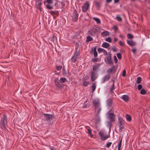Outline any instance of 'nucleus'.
<instances>
[{
    "mask_svg": "<svg viewBox=\"0 0 150 150\" xmlns=\"http://www.w3.org/2000/svg\"><path fill=\"white\" fill-rule=\"evenodd\" d=\"M110 78V75L107 74L104 76L102 80V83H104L105 81H108Z\"/></svg>",
    "mask_w": 150,
    "mask_h": 150,
    "instance_id": "9d476101",
    "label": "nucleus"
},
{
    "mask_svg": "<svg viewBox=\"0 0 150 150\" xmlns=\"http://www.w3.org/2000/svg\"><path fill=\"white\" fill-rule=\"evenodd\" d=\"M105 41L110 42H112L111 39L110 37L107 38L105 39Z\"/></svg>",
    "mask_w": 150,
    "mask_h": 150,
    "instance_id": "a19ab883",
    "label": "nucleus"
},
{
    "mask_svg": "<svg viewBox=\"0 0 150 150\" xmlns=\"http://www.w3.org/2000/svg\"><path fill=\"white\" fill-rule=\"evenodd\" d=\"M108 119L110 121L114 122L115 121V115L113 113H110L108 115Z\"/></svg>",
    "mask_w": 150,
    "mask_h": 150,
    "instance_id": "1a4fd4ad",
    "label": "nucleus"
},
{
    "mask_svg": "<svg viewBox=\"0 0 150 150\" xmlns=\"http://www.w3.org/2000/svg\"><path fill=\"white\" fill-rule=\"evenodd\" d=\"M98 134L101 139L103 141H104L108 138L110 137L109 135H107L104 134L103 132L101 131H100L99 133Z\"/></svg>",
    "mask_w": 150,
    "mask_h": 150,
    "instance_id": "39448f33",
    "label": "nucleus"
},
{
    "mask_svg": "<svg viewBox=\"0 0 150 150\" xmlns=\"http://www.w3.org/2000/svg\"><path fill=\"white\" fill-rule=\"evenodd\" d=\"M62 68V67L61 66H57L56 67V69L57 70H60Z\"/></svg>",
    "mask_w": 150,
    "mask_h": 150,
    "instance_id": "c03bdc74",
    "label": "nucleus"
},
{
    "mask_svg": "<svg viewBox=\"0 0 150 150\" xmlns=\"http://www.w3.org/2000/svg\"><path fill=\"white\" fill-rule=\"evenodd\" d=\"M142 88V86L141 84H139L138 86V88L139 90H140Z\"/></svg>",
    "mask_w": 150,
    "mask_h": 150,
    "instance_id": "864d4df0",
    "label": "nucleus"
},
{
    "mask_svg": "<svg viewBox=\"0 0 150 150\" xmlns=\"http://www.w3.org/2000/svg\"><path fill=\"white\" fill-rule=\"evenodd\" d=\"M98 59L97 58H94L92 59V60L93 62H96L98 61Z\"/></svg>",
    "mask_w": 150,
    "mask_h": 150,
    "instance_id": "603ef678",
    "label": "nucleus"
},
{
    "mask_svg": "<svg viewBox=\"0 0 150 150\" xmlns=\"http://www.w3.org/2000/svg\"><path fill=\"white\" fill-rule=\"evenodd\" d=\"M50 149L51 150H55L53 147L50 148Z\"/></svg>",
    "mask_w": 150,
    "mask_h": 150,
    "instance_id": "69168bd1",
    "label": "nucleus"
},
{
    "mask_svg": "<svg viewBox=\"0 0 150 150\" xmlns=\"http://www.w3.org/2000/svg\"><path fill=\"white\" fill-rule=\"evenodd\" d=\"M111 54L110 52H108V56L107 57V60L108 61V64L112 65L113 64V62L111 59Z\"/></svg>",
    "mask_w": 150,
    "mask_h": 150,
    "instance_id": "6e6552de",
    "label": "nucleus"
},
{
    "mask_svg": "<svg viewBox=\"0 0 150 150\" xmlns=\"http://www.w3.org/2000/svg\"><path fill=\"white\" fill-rule=\"evenodd\" d=\"M112 1V0H106V1L107 3H110Z\"/></svg>",
    "mask_w": 150,
    "mask_h": 150,
    "instance_id": "680f3d73",
    "label": "nucleus"
},
{
    "mask_svg": "<svg viewBox=\"0 0 150 150\" xmlns=\"http://www.w3.org/2000/svg\"><path fill=\"white\" fill-rule=\"evenodd\" d=\"M46 2L50 4L54 3V6H55L57 3V0H46Z\"/></svg>",
    "mask_w": 150,
    "mask_h": 150,
    "instance_id": "ddd939ff",
    "label": "nucleus"
},
{
    "mask_svg": "<svg viewBox=\"0 0 150 150\" xmlns=\"http://www.w3.org/2000/svg\"><path fill=\"white\" fill-rule=\"evenodd\" d=\"M119 45L122 46H125L124 43L121 41H120L119 42Z\"/></svg>",
    "mask_w": 150,
    "mask_h": 150,
    "instance_id": "de8ad7c7",
    "label": "nucleus"
},
{
    "mask_svg": "<svg viewBox=\"0 0 150 150\" xmlns=\"http://www.w3.org/2000/svg\"><path fill=\"white\" fill-rule=\"evenodd\" d=\"M103 49L101 48H99L98 49V52H103Z\"/></svg>",
    "mask_w": 150,
    "mask_h": 150,
    "instance_id": "6e6d98bb",
    "label": "nucleus"
},
{
    "mask_svg": "<svg viewBox=\"0 0 150 150\" xmlns=\"http://www.w3.org/2000/svg\"><path fill=\"white\" fill-rule=\"evenodd\" d=\"M41 4V2H36V6L38 9H40V6Z\"/></svg>",
    "mask_w": 150,
    "mask_h": 150,
    "instance_id": "b1692460",
    "label": "nucleus"
},
{
    "mask_svg": "<svg viewBox=\"0 0 150 150\" xmlns=\"http://www.w3.org/2000/svg\"><path fill=\"white\" fill-rule=\"evenodd\" d=\"M50 13L52 16H54L55 14H57L58 13V12L56 11H51Z\"/></svg>",
    "mask_w": 150,
    "mask_h": 150,
    "instance_id": "bb28decb",
    "label": "nucleus"
},
{
    "mask_svg": "<svg viewBox=\"0 0 150 150\" xmlns=\"http://www.w3.org/2000/svg\"><path fill=\"white\" fill-rule=\"evenodd\" d=\"M58 78H56L54 80L55 84L58 87H60L61 86L60 83H64L66 81H67L66 79L65 78H61L59 81H58Z\"/></svg>",
    "mask_w": 150,
    "mask_h": 150,
    "instance_id": "7ed1b4c3",
    "label": "nucleus"
},
{
    "mask_svg": "<svg viewBox=\"0 0 150 150\" xmlns=\"http://www.w3.org/2000/svg\"><path fill=\"white\" fill-rule=\"evenodd\" d=\"M110 44L106 42H104L103 43L102 45V46L103 47L105 48H108L110 46Z\"/></svg>",
    "mask_w": 150,
    "mask_h": 150,
    "instance_id": "f3484780",
    "label": "nucleus"
},
{
    "mask_svg": "<svg viewBox=\"0 0 150 150\" xmlns=\"http://www.w3.org/2000/svg\"><path fill=\"white\" fill-rule=\"evenodd\" d=\"M103 52L104 54H107V51L106 50H104V49H103Z\"/></svg>",
    "mask_w": 150,
    "mask_h": 150,
    "instance_id": "4d7b16f0",
    "label": "nucleus"
},
{
    "mask_svg": "<svg viewBox=\"0 0 150 150\" xmlns=\"http://www.w3.org/2000/svg\"><path fill=\"white\" fill-rule=\"evenodd\" d=\"M127 37L129 39H132L133 38V36L130 33H128L127 34Z\"/></svg>",
    "mask_w": 150,
    "mask_h": 150,
    "instance_id": "2f4dec72",
    "label": "nucleus"
},
{
    "mask_svg": "<svg viewBox=\"0 0 150 150\" xmlns=\"http://www.w3.org/2000/svg\"><path fill=\"white\" fill-rule=\"evenodd\" d=\"M127 42L129 45L131 46H134L136 44L135 42L132 40H127Z\"/></svg>",
    "mask_w": 150,
    "mask_h": 150,
    "instance_id": "4468645a",
    "label": "nucleus"
},
{
    "mask_svg": "<svg viewBox=\"0 0 150 150\" xmlns=\"http://www.w3.org/2000/svg\"><path fill=\"white\" fill-rule=\"evenodd\" d=\"M93 103L95 108V111L96 113V116L98 117V120H100L99 115L102 110L100 101L98 99H94L93 100Z\"/></svg>",
    "mask_w": 150,
    "mask_h": 150,
    "instance_id": "f257e3e1",
    "label": "nucleus"
},
{
    "mask_svg": "<svg viewBox=\"0 0 150 150\" xmlns=\"http://www.w3.org/2000/svg\"><path fill=\"white\" fill-rule=\"evenodd\" d=\"M126 71L125 69H124L122 71V76H123L125 77L126 76Z\"/></svg>",
    "mask_w": 150,
    "mask_h": 150,
    "instance_id": "37998d69",
    "label": "nucleus"
},
{
    "mask_svg": "<svg viewBox=\"0 0 150 150\" xmlns=\"http://www.w3.org/2000/svg\"><path fill=\"white\" fill-rule=\"evenodd\" d=\"M112 143L111 142H109L106 144V147L107 148H109L111 145Z\"/></svg>",
    "mask_w": 150,
    "mask_h": 150,
    "instance_id": "a18cd8bd",
    "label": "nucleus"
},
{
    "mask_svg": "<svg viewBox=\"0 0 150 150\" xmlns=\"http://www.w3.org/2000/svg\"><path fill=\"white\" fill-rule=\"evenodd\" d=\"M107 105L108 106H110L112 104V101L111 99H108L107 100Z\"/></svg>",
    "mask_w": 150,
    "mask_h": 150,
    "instance_id": "a878e982",
    "label": "nucleus"
},
{
    "mask_svg": "<svg viewBox=\"0 0 150 150\" xmlns=\"http://www.w3.org/2000/svg\"><path fill=\"white\" fill-rule=\"evenodd\" d=\"M44 115L45 117L46 120L47 121L52 119L53 117V115L48 114L44 113Z\"/></svg>",
    "mask_w": 150,
    "mask_h": 150,
    "instance_id": "f8f14e48",
    "label": "nucleus"
},
{
    "mask_svg": "<svg viewBox=\"0 0 150 150\" xmlns=\"http://www.w3.org/2000/svg\"><path fill=\"white\" fill-rule=\"evenodd\" d=\"M90 6L88 2H86L82 7V11L83 12H86Z\"/></svg>",
    "mask_w": 150,
    "mask_h": 150,
    "instance_id": "0eeeda50",
    "label": "nucleus"
},
{
    "mask_svg": "<svg viewBox=\"0 0 150 150\" xmlns=\"http://www.w3.org/2000/svg\"><path fill=\"white\" fill-rule=\"evenodd\" d=\"M126 117V120L127 121L130 122L131 120V117L130 115L127 114Z\"/></svg>",
    "mask_w": 150,
    "mask_h": 150,
    "instance_id": "412c9836",
    "label": "nucleus"
},
{
    "mask_svg": "<svg viewBox=\"0 0 150 150\" xmlns=\"http://www.w3.org/2000/svg\"><path fill=\"white\" fill-rule=\"evenodd\" d=\"M42 0H38L37 2H41Z\"/></svg>",
    "mask_w": 150,
    "mask_h": 150,
    "instance_id": "338daca9",
    "label": "nucleus"
},
{
    "mask_svg": "<svg viewBox=\"0 0 150 150\" xmlns=\"http://www.w3.org/2000/svg\"><path fill=\"white\" fill-rule=\"evenodd\" d=\"M46 8L49 9H51L53 8V7L50 6V5H47L46 6Z\"/></svg>",
    "mask_w": 150,
    "mask_h": 150,
    "instance_id": "ea45409f",
    "label": "nucleus"
},
{
    "mask_svg": "<svg viewBox=\"0 0 150 150\" xmlns=\"http://www.w3.org/2000/svg\"><path fill=\"white\" fill-rule=\"evenodd\" d=\"M83 85L84 86H87L89 84V82L88 81H83Z\"/></svg>",
    "mask_w": 150,
    "mask_h": 150,
    "instance_id": "5701e85b",
    "label": "nucleus"
},
{
    "mask_svg": "<svg viewBox=\"0 0 150 150\" xmlns=\"http://www.w3.org/2000/svg\"><path fill=\"white\" fill-rule=\"evenodd\" d=\"M89 78V76H86L82 80V81H86V80L88 79Z\"/></svg>",
    "mask_w": 150,
    "mask_h": 150,
    "instance_id": "3c124183",
    "label": "nucleus"
},
{
    "mask_svg": "<svg viewBox=\"0 0 150 150\" xmlns=\"http://www.w3.org/2000/svg\"><path fill=\"white\" fill-rule=\"evenodd\" d=\"M114 59L115 61V63H117V62L118 60L117 58V57L115 56H114Z\"/></svg>",
    "mask_w": 150,
    "mask_h": 150,
    "instance_id": "49530a36",
    "label": "nucleus"
},
{
    "mask_svg": "<svg viewBox=\"0 0 150 150\" xmlns=\"http://www.w3.org/2000/svg\"><path fill=\"white\" fill-rule=\"evenodd\" d=\"M86 101L85 103H86ZM85 103L83 106V108H86L87 107V105L86 104H85Z\"/></svg>",
    "mask_w": 150,
    "mask_h": 150,
    "instance_id": "bf43d9fd",
    "label": "nucleus"
},
{
    "mask_svg": "<svg viewBox=\"0 0 150 150\" xmlns=\"http://www.w3.org/2000/svg\"><path fill=\"white\" fill-rule=\"evenodd\" d=\"M146 93V92L145 90L144 89H142L140 91V93L142 95H144Z\"/></svg>",
    "mask_w": 150,
    "mask_h": 150,
    "instance_id": "72a5a7b5",
    "label": "nucleus"
},
{
    "mask_svg": "<svg viewBox=\"0 0 150 150\" xmlns=\"http://www.w3.org/2000/svg\"><path fill=\"white\" fill-rule=\"evenodd\" d=\"M113 29L115 31H117L118 29L116 25H115L113 26Z\"/></svg>",
    "mask_w": 150,
    "mask_h": 150,
    "instance_id": "5fc2aeb1",
    "label": "nucleus"
},
{
    "mask_svg": "<svg viewBox=\"0 0 150 150\" xmlns=\"http://www.w3.org/2000/svg\"><path fill=\"white\" fill-rule=\"evenodd\" d=\"M122 99L125 101L127 102L129 100V97L127 95H124L122 96Z\"/></svg>",
    "mask_w": 150,
    "mask_h": 150,
    "instance_id": "dca6fc26",
    "label": "nucleus"
},
{
    "mask_svg": "<svg viewBox=\"0 0 150 150\" xmlns=\"http://www.w3.org/2000/svg\"><path fill=\"white\" fill-rule=\"evenodd\" d=\"M132 51L133 53H135L136 52V49H133L132 50Z\"/></svg>",
    "mask_w": 150,
    "mask_h": 150,
    "instance_id": "13d9d810",
    "label": "nucleus"
},
{
    "mask_svg": "<svg viewBox=\"0 0 150 150\" xmlns=\"http://www.w3.org/2000/svg\"><path fill=\"white\" fill-rule=\"evenodd\" d=\"M88 32L90 33L89 34L92 36H93L95 34L94 32H93L92 31H88Z\"/></svg>",
    "mask_w": 150,
    "mask_h": 150,
    "instance_id": "8fccbe9b",
    "label": "nucleus"
},
{
    "mask_svg": "<svg viewBox=\"0 0 150 150\" xmlns=\"http://www.w3.org/2000/svg\"><path fill=\"white\" fill-rule=\"evenodd\" d=\"M109 35V33L107 31H104L101 33V35L103 37L107 36Z\"/></svg>",
    "mask_w": 150,
    "mask_h": 150,
    "instance_id": "2eb2a0df",
    "label": "nucleus"
},
{
    "mask_svg": "<svg viewBox=\"0 0 150 150\" xmlns=\"http://www.w3.org/2000/svg\"><path fill=\"white\" fill-rule=\"evenodd\" d=\"M7 123V117L4 114L1 119L0 127L2 130L6 129Z\"/></svg>",
    "mask_w": 150,
    "mask_h": 150,
    "instance_id": "f03ea898",
    "label": "nucleus"
},
{
    "mask_svg": "<svg viewBox=\"0 0 150 150\" xmlns=\"http://www.w3.org/2000/svg\"><path fill=\"white\" fill-rule=\"evenodd\" d=\"M93 19L97 22L98 24H99L101 23L100 20L98 18H93Z\"/></svg>",
    "mask_w": 150,
    "mask_h": 150,
    "instance_id": "4be33fe9",
    "label": "nucleus"
},
{
    "mask_svg": "<svg viewBox=\"0 0 150 150\" xmlns=\"http://www.w3.org/2000/svg\"><path fill=\"white\" fill-rule=\"evenodd\" d=\"M79 55V53L78 52L76 51L74 53V55L73 56V57H77V58H78V56Z\"/></svg>",
    "mask_w": 150,
    "mask_h": 150,
    "instance_id": "7c9ffc66",
    "label": "nucleus"
},
{
    "mask_svg": "<svg viewBox=\"0 0 150 150\" xmlns=\"http://www.w3.org/2000/svg\"><path fill=\"white\" fill-rule=\"evenodd\" d=\"M100 66V64H98L93 66V70L94 71H96L97 69L99 68Z\"/></svg>",
    "mask_w": 150,
    "mask_h": 150,
    "instance_id": "a211bd4d",
    "label": "nucleus"
},
{
    "mask_svg": "<svg viewBox=\"0 0 150 150\" xmlns=\"http://www.w3.org/2000/svg\"><path fill=\"white\" fill-rule=\"evenodd\" d=\"M115 19H116L117 21H118L119 22H121L122 21V18L119 16H117L115 18Z\"/></svg>",
    "mask_w": 150,
    "mask_h": 150,
    "instance_id": "c756f323",
    "label": "nucleus"
},
{
    "mask_svg": "<svg viewBox=\"0 0 150 150\" xmlns=\"http://www.w3.org/2000/svg\"><path fill=\"white\" fill-rule=\"evenodd\" d=\"M96 5L98 8H99L100 7V4L98 2H96Z\"/></svg>",
    "mask_w": 150,
    "mask_h": 150,
    "instance_id": "4c0bfd02",
    "label": "nucleus"
},
{
    "mask_svg": "<svg viewBox=\"0 0 150 150\" xmlns=\"http://www.w3.org/2000/svg\"><path fill=\"white\" fill-rule=\"evenodd\" d=\"M118 40V38H114V41L115 42H116L117 40Z\"/></svg>",
    "mask_w": 150,
    "mask_h": 150,
    "instance_id": "e2e57ef3",
    "label": "nucleus"
},
{
    "mask_svg": "<svg viewBox=\"0 0 150 150\" xmlns=\"http://www.w3.org/2000/svg\"><path fill=\"white\" fill-rule=\"evenodd\" d=\"M91 79L92 81H94L97 78L96 74L93 71H91Z\"/></svg>",
    "mask_w": 150,
    "mask_h": 150,
    "instance_id": "9b49d317",
    "label": "nucleus"
},
{
    "mask_svg": "<svg viewBox=\"0 0 150 150\" xmlns=\"http://www.w3.org/2000/svg\"><path fill=\"white\" fill-rule=\"evenodd\" d=\"M141 78L140 77H139L137 78V79L136 81L137 83L138 84L139 83L141 82Z\"/></svg>",
    "mask_w": 150,
    "mask_h": 150,
    "instance_id": "473e14b6",
    "label": "nucleus"
},
{
    "mask_svg": "<svg viewBox=\"0 0 150 150\" xmlns=\"http://www.w3.org/2000/svg\"><path fill=\"white\" fill-rule=\"evenodd\" d=\"M112 50H113V52H115V51H117L115 48H113Z\"/></svg>",
    "mask_w": 150,
    "mask_h": 150,
    "instance_id": "0e129e2a",
    "label": "nucleus"
},
{
    "mask_svg": "<svg viewBox=\"0 0 150 150\" xmlns=\"http://www.w3.org/2000/svg\"><path fill=\"white\" fill-rule=\"evenodd\" d=\"M107 126L109 127L110 129L112 126V123L110 121H107Z\"/></svg>",
    "mask_w": 150,
    "mask_h": 150,
    "instance_id": "393cba45",
    "label": "nucleus"
},
{
    "mask_svg": "<svg viewBox=\"0 0 150 150\" xmlns=\"http://www.w3.org/2000/svg\"><path fill=\"white\" fill-rule=\"evenodd\" d=\"M113 71L112 68H110L108 69L107 71V72L108 74H109L111 73Z\"/></svg>",
    "mask_w": 150,
    "mask_h": 150,
    "instance_id": "e433bc0d",
    "label": "nucleus"
},
{
    "mask_svg": "<svg viewBox=\"0 0 150 150\" xmlns=\"http://www.w3.org/2000/svg\"><path fill=\"white\" fill-rule=\"evenodd\" d=\"M119 36L122 39H125V36L122 35V34H120L119 35Z\"/></svg>",
    "mask_w": 150,
    "mask_h": 150,
    "instance_id": "c9c22d12",
    "label": "nucleus"
},
{
    "mask_svg": "<svg viewBox=\"0 0 150 150\" xmlns=\"http://www.w3.org/2000/svg\"><path fill=\"white\" fill-rule=\"evenodd\" d=\"M93 40V38L90 36L88 35L87 37L86 40V42H89Z\"/></svg>",
    "mask_w": 150,
    "mask_h": 150,
    "instance_id": "aec40b11",
    "label": "nucleus"
},
{
    "mask_svg": "<svg viewBox=\"0 0 150 150\" xmlns=\"http://www.w3.org/2000/svg\"><path fill=\"white\" fill-rule=\"evenodd\" d=\"M114 87H115L114 84V83H113V84H112V86L111 87V88L110 89V91L111 92H113V90L114 89Z\"/></svg>",
    "mask_w": 150,
    "mask_h": 150,
    "instance_id": "79ce46f5",
    "label": "nucleus"
},
{
    "mask_svg": "<svg viewBox=\"0 0 150 150\" xmlns=\"http://www.w3.org/2000/svg\"><path fill=\"white\" fill-rule=\"evenodd\" d=\"M79 14L76 10H75L73 13L72 20L73 22H75L78 20Z\"/></svg>",
    "mask_w": 150,
    "mask_h": 150,
    "instance_id": "423d86ee",
    "label": "nucleus"
},
{
    "mask_svg": "<svg viewBox=\"0 0 150 150\" xmlns=\"http://www.w3.org/2000/svg\"><path fill=\"white\" fill-rule=\"evenodd\" d=\"M117 56L119 59H121L122 58V55L120 53H117Z\"/></svg>",
    "mask_w": 150,
    "mask_h": 150,
    "instance_id": "f704fd0d",
    "label": "nucleus"
},
{
    "mask_svg": "<svg viewBox=\"0 0 150 150\" xmlns=\"http://www.w3.org/2000/svg\"><path fill=\"white\" fill-rule=\"evenodd\" d=\"M118 125L120 128L119 131L121 132L124 128V120L121 117L118 118Z\"/></svg>",
    "mask_w": 150,
    "mask_h": 150,
    "instance_id": "20e7f679",
    "label": "nucleus"
},
{
    "mask_svg": "<svg viewBox=\"0 0 150 150\" xmlns=\"http://www.w3.org/2000/svg\"><path fill=\"white\" fill-rule=\"evenodd\" d=\"M96 83H93V84L92 86H91V88H92V90L93 92L95 90L96 88Z\"/></svg>",
    "mask_w": 150,
    "mask_h": 150,
    "instance_id": "cd10ccee",
    "label": "nucleus"
},
{
    "mask_svg": "<svg viewBox=\"0 0 150 150\" xmlns=\"http://www.w3.org/2000/svg\"><path fill=\"white\" fill-rule=\"evenodd\" d=\"M119 1V0H114V2L115 3H118Z\"/></svg>",
    "mask_w": 150,
    "mask_h": 150,
    "instance_id": "052dcab7",
    "label": "nucleus"
},
{
    "mask_svg": "<svg viewBox=\"0 0 150 150\" xmlns=\"http://www.w3.org/2000/svg\"><path fill=\"white\" fill-rule=\"evenodd\" d=\"M121 149V148L120 147H118V150H120Z\"/></svg>",
    "mask_w": 150,
    "mask_h": 150,
    "instance_id": "774afa93",
    "label": "nucleus"
},
{
    "mask_svg": "<svg viewBox=\"0 0 150 150\" xmlns=\"http://www.w3.org/2000/svg\"><path fill=\"white\" fill-rule=\"evenodd\" d=\"M93 51V55L95 57H96L98 55V53L96 52V47L94 48Z\"/></svg>",
    "mask_w": 150,
    "mask_h": 150,
    "instance_id": "6ab92c4d",
    "label": "nucleus"
},
{
    "mask_svg": "<svg viewBox=\"0 0 150 150\" xmlns=\"http://www.w3.org/2000/svg\"><path fill=\"white\" fill-rule=\"evenodd\" d=\"M77 59V57H72L71 59H72V62L74 63H75Z\"/></svg>",
    "mask_w": 150,
    "mask_h": 150,
    "instance_id": "58836bf2",
    "label": "nucleus"
},
{
    "mask_svg": "<svg viewBox=\"0 0 150 150\" xmlns=\"http://www.w3.org/2000/svg\"><path fill=\"white\" fill-rule=\"evenodd\" d=\"M88 133L90 137L92 138L93 137V135L91 133V130L89 129H88Z\"/></svg>",
    "mask_w": 150,
    "mask_h": 150,
    "instance_id": "c85d7f7f",
    "label": "nucleus"
},
{
    "mask_svg": "<svg viewBox=\"0 0 150 150\" xmlns=\"http://www.w3.org/2000/svg\"><path fill=\"white\" fill-rule=\"evenodd\" d=\"M122 142V139L120 140V142L118 144V147H120V148L121 147Z\"/></svg>",
    "mask_w": 150,
    "mask_h": 150,
    "instance_id": "09e8293b",
    "label": "nucleus"
}]
</instances>
